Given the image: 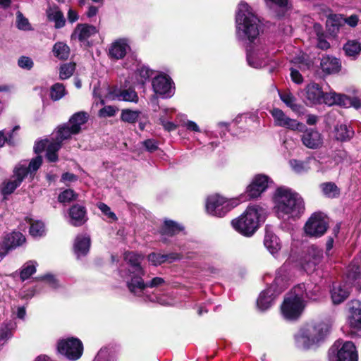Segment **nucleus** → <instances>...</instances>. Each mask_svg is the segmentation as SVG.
Returning a JSON list of instances; mask_svg holds the SVG:
<instances>
[{
  "mask_svg": "<svg viewBox=\"0 0 361 361\" xmlns=\"http://www.w3.org/2000/svg\"><path fill=\"white\" fill-rule=\"evenodd\" d=\"M273 201L277 216L281 219L299 218L305 210L300 195L286 187H280L275 190Z\"/></svg>",
  "mask_w": 361,
  "mask_h": 361,
  "instance_id": "obj_1",
  "label": "nucleus"
},
{
  "mask_svg": "<svg viewBox=\"0 0 361 361\" xmlns=\"http://www.w3.org/2000/svg\"><path fill=\"white\" fill-rule=\"evenodd\" d=\"M302 94L304 102L308 106L325 104L329 106L338 104L348 106L352 105L356 109L361 106V102L357 98H350L334 92L324 93L322 87L315 82L308 84Z\"/></svg>",
  "mask_w": 361,
  "mask_h": 361,
  "instance_id": "obj_2",
  "label": "nucleus"
},
{
  "mask_svg": "<svg viewBox=\"0 0 361 361\" xmlns=\"http://www.w3.org/2000/svg\"><path fill=\"white\" fill-rule=\"evenodd\" d=\"M259 20L245 2L238 4L235 15L236 35L240 40L253 42L259 35Z\"/></svg>",
  "mask_w": 361,
  "mask_h": 361,
  "instance_id": "obj_3",
  "label": "nucleus"
},
{
  "mask_svg": "<svg viewBox=\"0 0 361 361\" xmlns=\"http://www.w3.org/2000/svg\"><path fill=\"white\" fill-rule=\"evenodd\" d=\"M314 298L307 292L304 284L295 286L286 295L281 305L283 317L288 320H295L300 317L305 307V298Z\"/></svg>",
  "mask_w": 361,
  "mask_h": 361,
  "instance_id": "obj_4",
  "label": "nucleus"
},
{
  "mask_svg": "<svg viewBox=\"0 0 361 361\" xmlns=\"http://www.w3.org/2000/svg\"><path fill=\"white\" fill-rule=\"evenodd\" d=\"M264 209L259 205L247 207L244 213L238 218L231 221L233 228L245 236L255 233L259 226L261 219L264 217Z\"/></svg>",
  "mask_w": 361,
  "mask_h": 361,
  "instance_id": "obj_5",
  "label": "nucleus"
},
{
  "mask_svg": "<svg viewBox=\"0 0 361 361\" xmlns=\"http://www.w3.org/2000/svg\"><path fill=\"white\" fill-rule=\"evenodd\" d=\"M326 332L327 327L322 322L307 323L295 335V344L300 348H310L324 339Z\"/></svg>",
  "mask_w": 361,
  "mask_h": 361,
  "instance_id": "obj_6",
  "label": "nucleus"
},
{
  "mask_svg": "<svg viewBox=\"0 0 361 361\" xmlns=\"http://www.w3.org/2000/svg\"><path fill=\"white\" fill-rule=\"evenodd\" d=\"M238 204L234 199H227L219 194L209 195L206 201V211L212 216L221 217Z\"/></svg>",
  "mask_w": 361,
  "mask_h": 361,
  "instance_id": "obj_7",
  "label": "nucleus"
},
{
  "mask_svg": "<svg viewBox=\"0 0 361 361\" xmlns=\"http://www.w3.org/2000/svg\"><path fill=\"white\" fill-rule=\"evenodd\" d=\"M358 355L354 343L338 340L329 350V361H357Z\"/></svg>",
  "mask_w": 361,
  "mask_h": 361,
  "instance_id": "obj_8",
  "label": "nucleus"
},
{
  "mask_svg": "<svg viewBox=\"0 0 361 361\" xmlns=\"http://www.w3.org/2000/svg\"><path fill=\"white\" fill-rule=\"evenodd\" d=\"M58 351L71 360L79 359L83 352L82 342L76 338H69L59 341Z\"/></svg>",
  "mask_w": 361,
  "mask_h": 361,
  "instance_id": "obj_9",
  "label": "nucleus"
},
{
  "mask_svg": "<svg viewBox=\"0 0 361 361\" xmlns=\"http://www.w3.org/2000/svg\"><path fill=\"white\" fill-rule=\"evenodd\" d=\"M143 276H132L130 279L127 281V286L129 290L137 295L141 293L146 288H159L165 286L166 280L159 276H156L147 282L142 279Z\"/></svg>",
  "mask_w": 361,
  "mask_h": 361,
  "instance_id": "obj_10",
  "label": "nucleus"
},
{
  "mask_svg": "<svg viewBox=\"0 0 361 361\" xmlns=\"http://www.w3.org/2000/svg\"><path fill=\"white\" fill-rule=\"evenodd\" d=\"M274 118L275 126L288 128L293 131H302L305 128V124L295 119L288 117L281 109L274 108L270 111Z\"/></svg>",
  "mask_w": 361,
  "mask_h": 361,
  "instance_id": "obj_11",
  "label": "nucleus"
},
{
  "mask_svg": "<svg viewBox=\"0 0 361 361\" xmlns=\"http://www.w3.org/2000/svg\"><path fill=\"white\" fill-rule=\"evenodd\" d=\"M327 229V221L322 213H314L309 219L305 226V233L313 237H319Z\"/></svg>",
  "mask_w": 361,
  "mask_h": 361,
  "instance_id": "obj_12",
  "label": "nucleus"
},
{
  "mask_svg": "<svg viewBox=\"0 0 361 361\" xmlns=\"http://www.w3.org/2000/svg\"><path fill=\"white\" fill-rule=\"evenodd\" d=\"M27 174V169L25 166L18 165L14 169L13 176L8 180H5L1 186V192L4 195L11 194L22 183Z\"/></svg>",
  "mask_w": 361,
  "mask_h": 361,
  "instance_id": "obj_13",
  "label": "nucleus"
},
{
  "mask_svg": "<svg viewBox=\"0 0 361 361\" xmlns=\"http://www.w3.org/2000/svg\"><path fill=\"white\" fill-rule=\"evenodd\" d=\"M143 256L135 252H128L125 255V260L128 263L129 268L128 273L121 271V276L125 277L126 281L130 279L132 276H144L145 270L140 266Z\"/></svg>",
  "mask_w": 361,
  "mask_h": 361,
  "instance_id": "obj_14",
  "label": "nucleus"
},
{
  "mask_svg": "<svg viewBox=\"0 0 361 361\" xmlns=\"http://www.w3.org/2000/svg\"><path fill=\"white\" fill-rule=\"evenodd\" d=\"M152 87L156 94L164 98L172 97L175 89L171 79L169 76L162 74L153 78Z\"/></svg>",
  "mask_w": 361,
  "mask_h": 361,
  "instance_id": "obj_15",
  "label": "nucleus"
},
{
  "mask_svg": "<svg viewBox=\"0 0 361 361\" xmlns=\"http://www.w3.org/2000/svg\"><path fill=\"white\" fill-rule=\"evenodd\" d=\"M300 139L302 145L308 149H317L322 147L324 137L317 130L314 128H305L301 131Z\"/></svg>",
  "mask_w": 361,
  "mask_h": 361,
  "instance_id": "obj_16",
  "label": "nucleus"
},
{
  "mask_svg": "<svg viewBox=\"0 0 361 361\" xmlns=\"http://www.w3.org/2000/svg\"><path fill=\"white\" fill-rule=\"evenodd\" d=\"M269 181V178L265 175H256L246 190L250 199L259 197L267 190Z\"/></svg>",
  "mask_w": 361,
  "mask_h": 361,
  "instance_id": "obj_17",
  "label": "nucleus"
},
{
  "mask_svg": "<svg viewBox=\"0 0 361 361\" xmlns=\"http://www.w3.org/2000/svg\"><path fill=\"white\" fill-rule=\"evenodd\" d=\"M348 323L352 332L361 336V302L358 300L350 303Z\"/></svg>",
  "mask_w": 361,
  "mask_h": 361,
  "instance_id": "obj_18",
  "label": "nucleus"
},
{
  "mask_svg": "<svg viewBox=\"0 0 361 361\" xmlns=\"http://www.w3.org/2000/svg\"><path fill=\"white\" fill-rule=\"evenodd\" d=\"M25 241V238L20 232H13L7 235L0 244V258L4 257L12 249L21 245Z\"/></svg>",
  "mask_w": 361,
  "mask_h": 361,
  "instance_id": "obj_19",
  "label": "nucleus"
},
{
  "mask_svg": "<svg viewBox=\"0 0 361 361\" xmlns=\"http://www.w3.org/2000/svg\"><path fill=\"white\" fill-rule=\"evenodd\" d=\"M248 64L255 68L264 67L268 64L269 58L264 49L255 48L247 53Z\"/></svg>",
  "mask_w": 361,
  "mask_h": 361,
  "instance_id": "obj_20",
  "label": "nucleus"
},
{
  "mask_svg": "<svg viewBox=\"0 0 361 361\" xmlns=\"http://www.w3.org/2000/svg\"><path fill=\"white\" fill-rule=\"evenodd\" d=\"M129 42L126 38H121L113 42L109 49V55L114 59H121L130 51Z\"/></svg>",
  "mask_w": 361,
  "mask_h": 361,
  "instance_id": "obj_21",
  "label": "nucleus"
},
{
  "mask_svg": "<svg viewBox=\"0 0 361 361\" xmlns=\"http://www.w3.org/2000/svg\"><path fill=\"white\" fill-rule=\"evenodd\" d=\"M98 32L96 27L87 24H78L71 35V39L85 42Z\"/></svg>",
  "mask_w": 361,
  "mask_h": 361,
  "instance_id": "obj_22",
  "label": "nucleus"
},
{
  "mask_svg": "<svg viewBox=\"0 0 361 361\" xmlns=\"http://www.w3.org/2000/svg\"><path fill=\"white\" fill-rule=\"evenodd\" d=\"M281 292V290L275 293L274 285L262 292L257 302L258 308L262 311L267 310L271 305L276 296Z\"/></svg>",
  "mask_w": 361,
  "mask_h": 361,
  "instance_id": "obj_23",
  "label": "nucleus"
},
{
  "mask_svg": "<svg viewBox=\"0 0 361 361\" xmlns=\"http://www.w3.org/2000/svg\"><path fill=\"white\" fill-rule=\"evenodd\" d=\"M322 257V251L315 247H311L309 250L307 256L305 257L303 268L306 271H310L314 269V267L318 264Z\"/></svg>",
  "mask_w": 361,
  "mask_h": 361,
  "instance_id": "obj_24",
  "label": "nucleus"
},
{
  "mask_svg": "<svg viewBox=\"0 0 361 361\" xmlns=\"http://www.w3.org/2000/svg\"><path fill=\"white\" fill-rule=\"evenodd\" d=\"M90 238L88 235L81 234L75 238L73 248L78 257L87 255L90 250Z\"/></svg>",
  "mask_w": 361,
  "mask_h": 361,
  "instance_id": "obj_25",
  "label": "nucleus"
},
{
  "mask_svg": "<svg viewBox=\"0 0 361 361\" xmlns=\"http://www.w3.org/2000/svg\"><path fill=\"white\" fill-rule=\"evenodd\" d=\"M320 66L323 72L327 74H333L340 71L341 63L338 59L326 56L322 57Z\"/></svg>",
  "mask_w": 361,
  "mask_h": 361,
  "instance_id": "obj_26",
  "label": "nucleus"
},
{
  "mask_svg": "<svg viewBox=\"0 0 361 361\" xmlns=\"http://www.w3.org/2000/svg\"><path fill=\"white\" fill-rule=\"evenodd\" d=\"M69 216L71 217V224L75 226L82 225L86 221V210L81 205H73L69 209Z\"/></svg>",
  "mask_w": 361,
  "mask_h": 361,
  "instance_id": "obj_27",
  "label": "nucleus"
},
{
  "mask_svg": "<svg viewBox=\"0 0 361 361\" xmlns=\"http://www.w3.org/2000/svg\"><path fill=\"white\" fill-rule=\"evenodd\" d=\"M350 294V289L346 284H336L333 286L331 291L332 301L334 304H340L347 299Z\"/></svg>",
  "mask_w": 361,
  "mask_h": 361,
  "instance_id": "obj_28",
  "label": "nucleus"
},
{
  "mask_svg": "<svg viewBox=\"0 0 361 361\" xmlns=\"http://www.w3.org/2000/svg\"><path fill=\"white\" fill-rule=\"evenodd\" d=\"M89 119V114L85 111H79L74 114L69 119L68 124L72 127L73 133L78 134L82 126L85 125Z\"/></svg>",
  "mask_w": 361,
  "mask_h": 361,
  "instance_id": "obj_29",
  "label": "nucleus"
},
{
  "mask_svg": "<svg viewBox=\"0 0 361 361\" xmlns=\"http://www.w3.org/2000/svg\"><path fill=\"white\" fill-rule=\"evenodd\" d=\"M111 97L113 99L137 103L138 96L136 92L130 88L128 90H114L111 92Z\"/></svg>",
  "mask_w": 361,
  "mask_h": 361,
  "instance_id": "obj_30",
  "label": "nucleus"
},
{
  "mask_svg": "<svg viewBox=\"0 0 361 361\" xmlns=\"http://www.w3.org/2000/svg\"><path fill=\"white\" fill-rule=\"evenodd\" d=\"M47 16L49 20L54 22L56 28H61L65 25L64 16L58 6L49 8L47 10Z\"/></svg>",
  "mask_w": 361,
  "mask_h": 361,
  "instance_id": "obj_31",
  "label": "nucleus"
},
{
  "mask_svg": "<svg viewBox=\"0 0 361 361\" xmlns=\"http://www.w3.org/2000/svg\"><path fill=\"white\" fill-rule=\"evenodd\" d=\"M264 246L270 252L274 255L278 252L281 247V245L279 238L273 233L267 231L264 240Z\"/></svg>",
  "mask_w": 361,
  "mask_h": 361,
  "instance_id": "obj_32",
  "label": "nucleus"
},
{
  "mask_svg": "<svg viewBox=\"0 0 361 361\" xmlns=\"http://www.w3.org/2000/svg\"><path fill=\"white\" fill-rule=\"evenodd\" d=\"M178 258L179 257L176 254L163 255L153 252L148 255V260L154 266L161 265L162 263L166 262H171Z\"/></svg>",
  "mask_w": 361,
  "mask_h": 361,
  "instance_id": "obj_33",
  "label": "nucleus"
},
{
  "mask_svg": "<svg viewBox=\"0 0 361 361\" xmlns=\"http://www.w3.org/2000/svg\"><path fill=\"white\" fill-rule=\"evenodd\" d=\"M279 97L293 111H298L300 110V105L297 103L295 97L290 92H279Z\"/></svg>",
  "mask_w": 361,
  "mask_h": 361,
  "instance_id": "obj_34",
  "label": "nucleus"
},
{
  "mask_svg": "<svg viewBox=\"0 0 361 361\" xmlns=\"http://www.w3.org/2000/svg\"><path fill=\"white\" fill-rule=\"evenodd\" d=\"M76 134L73 132L72 127L68 123L64 124L58 128L54 142H59L61 145L64 140L69 139L73 135Z\"/></svg>",
  "mask_w": 361,
  "mask_h": 361,
  "instance_id": "obj_35",
  "label": "nucleus"
},
{
  "mask_svg": "<svg viewBox=\"0 0 361 361\" xmlns=\"http://www.w3.org/2000/svg\"><path fill=\"white\" fill-rule=\"evenodd\" d=\"M53 52L58 59L66 60L69 56L70 48L66 44L59 42L54 45Z\"/></svg>",
  "mask_w": 361,
  "mask_h": 361,
  "instance_id": "obj_36",
  "label": "nucleus"
},
{
  "mask_svg": "<svg viewBox=\"0 0 361 361\" xmlns=\"http://www.w3.org/2000/svg\"><path fill=\"white\" fill-rule=\"evenodd\" d=\"M311 159L305 161H299L296 159H291L289 161V164L291 169L297 173H302L310 170V163Z\"/></svg>",
  "mask_w": 361,
  "mask_h": 361,
  "instance_id": "obj_37",
  "label": "nucleus"
},
{
  "mask_svg": "<svg viewBox=\"0 0 361 361\" xmlns=\"http://www.w3.org/2000/svg\"><path fill=\"white\" fill-rule=\"evenodd\" d=\"M343 49L347 56L355 57L360 53L361 44L357 40H349L345 44Z\"/></svg>",
  "mask_w": 361,
  "mask_h": 361,
  "instance_id": "obj_38",
  "label": "nucleus"
},
{
  "mask_svg": "<svg viewBox=\"0 0 361 361\" xmlns=\"http://www.w3.org/2000/svg\"><path fill=\"white\" fill-rule=\"evenodd\" d=\"M353 135V131L345 124H341L336 128V137L337 140L345 141L351 138Z\"/></svg>",
  "mask_w": 361,
  "mask_h": 361,
  "instance_id": "obj_39",
  "label": "nucleus"
},
{
  "mask_svg": "<svg viewBox=\"0 0 361 361\" xmlns=\"http://www.w3.org/2000/svg\"><path fill=\"white\" fill-rule=\"evenodd\" d=\"M37 263L35 261H29L26 262L22 267L20 276L22 281L27 279L36 271Z\"/></svg>",
  "mask_w": 361,
  "mask_h": 361,
  "instance_id": "obj_40",
  "label": "nucleus"
},
{
  "mask_svg": "<svg viewBox=\"0 0 361 361\" xmlns=\"http://www.w3.org/2000/svg\"><path fill=\"white\" fill-rule=\"evenodd\" d=\"M61 145L59 142H53L49 144L47 149V153H46V157L47 159L51 161V162H55L58 159V155L56 152L59 150Z\"/></svg>",
  "mask_w": 361,
  "mask_h": 361,
  "instance_id": "obj_41",
  "label": "nucleus"
},
{
  "mask_svg": "<svg viewBox=\"0 0 361 361\" xmlns=\"http://www.w3.org/2000/svg\"><path fill=\"white\" fill-rule=\"evenodd\" d=\"M16 25L18 29L23 31L32 30V26L28 19L20 11L16 13Z\"/></svg>",
  "mask_w": 361,
  "mask_h": 361,
  "instance_id": "obj_42",
  "label": "nucleus"
},
{
  "mask_svg": "<svg viewBox=\"0 0 361 361\" xmlns=\"http://www.w3.org/2000/svg\"><path fill=\"white\" fill-rule=\"evenodd\" d=\"M183 228L172 221H165L164 226L163 228V233L173 235L180 231H181Z\"/></svg>",
  "mask_w": 361,
  "mask_h": 361,
  "instance_id": "obj_43",
  "label": "nucleus"
},
{
  "mask_svg": "<svg viewBox=\"0 0 361 361\" xmlns=\"http://www.w3.org/2000/svg\"><path fill=\"white\" fill-rule=\"evenodd\" d=\"M66 94V90L63 85L61 83H56L50 90V97L54 101L59 100Z\"/></svg>",
  "mask_w": 361,
  "mask_h": 361,
  "instance_id": "obj_44",
  "label": "nucleus"
},
{
  "mask_svg": "<svg viewBox=\"0 0 361 361\" xmlns=\"http://www.w3.org/2000/svg\"><path fill=\"white\" fill-rule=\"evenodd\" d=\"M75 64L73 63H68L63 64L60 68L59 78L61 80L69 78L74 73Z\"/></svg>",
  "mask_w": 361,
  "mask_h": 361,
  "instance_id": "obj_45",
  "label": "nucleus"
},
{
  "mask_svg": "<svg viewBox=\"0 0 361 361\" xmlns=\"http://www.w3.org/2000/svg\"><path fill=\"white\" fill-rule=\"evenodd\" d=\"M140 114V111H139L123 109L121 112V118L123 121L133 123L137 120Z\"/></svg>",
  "mask_w": 361,
  "mask_h": 361,
  "instance_id": "obj_46",
  "label": "nucleus"
},
{
  "mask_svg": "<svg viewBox=\"0 0 361 361\" xmlns=\"http://www.w3.org/2000/svg\"><path fill=\"white\" fill-rule=\"evenodd\" d=\"M78 197V194L71 189H66L59 195L58 200L61 203H69L75 200Z\"/></svg>",
  "mask_w": 361,
  "mask_h": 361,
  "instance_id": "obj_47",
  "label": "nucleus"
},
{
  "mask_svg": "<svg viewBox=\"0 0 361 361\" xmlns=\"http://www.w3.org/2000/svg\"><path fill=\"white\" fill-rule=\"evenodd\" d=\"M291 61L301 70L307 68L310 64L307 56L303 53H300L298 56L294 57Z\"/></svg>",
  "mask_w": 361,
  "mask_h": 361,
  "instance_id": "obj_48",
  "label": "nucleus"
},
{
  "mask_svg": "<svg viewBox=\"0 0 361 361\" xmlns=\"http://www.w3.org/2000/svg\"><path fill=\"white\" fill-rule=\"evenodd\" d=\"M321 187L324 194L329 197H334L338 194V188L334 183H324Z\"/></svg>",
  "mask_w": 361,
  "mask_h": 361,
  "instance_id": "obj_49",
  "label": "nucleus"
},
{
  "mask_svg": "<svg viewBox=\"0 0 361 361\" xmlns=\"http://www.w3.org/2000/svg\"><path fill=\"white\" fill-rule=\"evenodd\" d=\"M30 234L34 237L42 236L44 233V226L41 221H35L31 224Z\"/></svg>",
  "mask_w": 361,
  "mask_h": 361,
  "instance_id": "obj_50",
  "label": "nucleus"
},
{
  "mask_svg": "<svg viewBox=\"0 0 361 361\" xmlns=\"http://www.w3.org/2000/svg\"><path fill=\"white\" fill-rule=\"evenodd\" d=\"M152 75V71L147 67H141L137 71V81L144 84Z\"/></svg>",
  "mask_w": 361,
  "mask_h": 361,
  "instance_id": "obj_51",
  "label": "nucleus"
},
{
  "mask_svg": "<svg viewBox=\"0 0 361 361\" xmlns=\"http://www.w3.org/2000/svg\"><path fill=\"white\" fill-rule=\"evenodd\" d=\"M347 157V153L343 150H337L334 152L331 157V162L334 165H338Z\"/></svg>",
  "mask_w": 361,
  "mask_h": 361,
  "instance_id": "obj_52",
  "label": "nucleus"
},
{
  "mask_svg": "<svg viewBox=\"0 0 361 361\" xmlns=\"http://www.w3.org/2000/svg\"><path fill=\"white\" fill-rule=\"evenodd\" d=\"M97 207L101 210V212L104 215H106L109 219L113 221L117 220L116 214L113 212H111L110 207L108 205L103 202H99L97 204Z\"/></svg>",
  "mask_w": 361,
  "mask_h": 361,
  "instance_id": "obj_53",
  "label": "nucleus"
},
{
  "mask_svg": "<svg viewBox=\"0 0 361 361\" xmlns=\"http://www.w3.org/2000/svg\"><path fill=\"white\" fill-rule=\"evenodd\" d=\"M18 66L23 69L30 70L34 65L33 61L27 56H21L18 61Z\"/></svg>",
  "mask_w": 361,
  "mask_h": 361,
  "instance_id": "obj_54",
  "label": "nucleus"
},
{
  "mask_svg": "<svg viewBox=\"0 0 361 361\" xmlns=\"http://www.w3.org/2000/svg\"><path fill=\"white\" fill-rule=\"evenodd\" d=\"M11 336V330L7 326L0 328V347Z\"/></svg>",
  "mask_w": 361,
  "mask_h": 361,
  "instance_id": "obj_55",
  "label": "nucleus"
},
{
  "mask_svg": "<svg viewBox=\"0 0 361 361\" xmlns=\"http://www.w3.org/2000/svg\"><path fill=\"white\" fill-rule=\"evenodd\" d=\"M116 109L111 106H106L99 111L100 117H111L115 115Z\"/></svg>",
  "mask_w": 361,
  "mask_h": 361,
  "instance_id": "obj_56",
  "label": "nucleus"
},
{
  "mask_svg": "<svg viewBox=\"0 0 361 361\" xmlns=\"http://www.w3.org/2000/svg\"><path fill=\"white\" fill-rule=\"evenodd\" d=\"M42 163V159L41 157L38 156V157H35V159H32L30 161L28 169L27 168H26V169H27V171L30 170V171H35L39 168Z\"/></svg>",
  "mask_w": 361,
  "mask_h": 361,
  "instance_id": "obj_57",
  "label": "nucleus"
},
{
  "mask_svg": "<svg viewBox=\"0 0 361 361\" xmlns=\"http://www.w3.org/2000/svg\"><path fill=\"white\" fill-rule=\"evenodd\" d=\"M290 77L292 80L297 84H301L303 82V78L302 75L300 73V72L293 68H290Z\"/></svg>",
  "mask_w": 361,
  "mask_h": 361,
  "instance_id": "obj_58",
  "label": "nucleus"
},
{
  "mask_svg": "<svg viewBox=\"0 0 361 361\" xmlns=\"http://www.w3.org/2000/svg\"><path fill=\"white\" fill-rule=\"evenodd\" d=\"M51 142H50L47 140H42V141L37 142L34 147L35 152L36 153H40L42 151H44V149L47 150L49 144Z\"/></svg>",
  "mask_w": 361,
  "mask_h": 361,
  "instance_id": "obj_59",
  "label": "nucleus"
},
{
  "mask_svg": "<svg viewBox=\"0 0 361 361\" xmlns=\"http://www.w3.org/2000/svg\"><path fill=\"white\" fill-rule=\"evenodd\" d=\"M143 145L149 152H154L158 148V144L154 140H147L144 141Z\"/></svg>",
  "mask_w": 361,
  "mask_h": 361,
  "instance_id": "obj_60",
  "label": "nucleus"
},
{
  "mask_svg": "<svg viewBox=\"0 0 361 361\" xmlns=\"http://www.w3.org/2000/svg\"><path fill=\"white\" fill-rule=\"evenodd\" d=\"M343 20L349 26L354 27L357 25L359 18L357 15H351L350 16L344 18Z\"/></svg>",
  "mask_w": 361,
  "mask_h": 361,
  "instance_id": "obj_61",
  "label": "nucleus"
},
{
  "mask_svg": "<svg viewBox=\"0 0 361 361\" xmlns=\"http://www.w3.org/2000/svg\"><path fill=\"white\" fill-rule=\"evenodd\" d=\"M157 302L162 305H173V299L168 295H162L157 298Z\"/></svg>",
  "mask_w": 361,
  "mask_h": 361,
  "instance_id": "obj_62",
  "label": "nucleus"
},
{
  "mask_svg": "<svg viewBox=\"0 0 361 361\" xmlns=\"http://www.w3.org/2000/svg\"><path fill=\"white\" fill-rule=\"evenodd\" d=\"M160 123L162 125L164 128L167 131H172L176 128V125L170 121H166L163 118H160Z\"/></svg>",
  "mask_w": 361,
  "mask_h": 361,
  "instance_id": "obj_63",
  "label": "nucleus"
},
{
  "mask_svg": "<svg viewBox=\"0 0 361 361\" xmlns=\"http://www.w3.org/2000/svg\"><path fill=\"white\" fill-rule=\"evenodd\" d=\"M67 18L70 23H73L78 20L79 16L76 11L70 8L67 13Z\"/></svg>",
  "mask_w": 361,
  "mask_h": 361,
  "instance_id": "obj_64",
  "label": "nucleus"
}]
</instances>
